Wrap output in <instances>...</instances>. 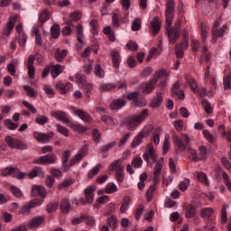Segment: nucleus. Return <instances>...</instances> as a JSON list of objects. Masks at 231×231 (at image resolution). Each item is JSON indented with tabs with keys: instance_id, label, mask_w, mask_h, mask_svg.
I'll use <instances>...</instances> for the list:
<instances>
[{
	"instance_id": "f257e3e1",
	"label": "nucleus",
	"mask_w": 231,
	"mask_h": 231,
	"mask_svg": "<svg viewBox=\"0 0 231 231\" xmlns=\"http://www.w3.org/2000/svg\"><path fill=\"white\" fill-rule=\"evenodd\" d=\"M125 167L124 166V161L122 159H117L114 161L109 166V172L115 171V176L117 183H124L125 178Z\"/></svg>"
},
{
	"instance_id": "f03ea898",
	"label": "nucleus",
	"mask_w": 231,
	"mask_h": 231,
	"mask_svg": "<svg viewBox=\"0 0 231 231\" xmlns=\"http://www.w3.org/2000/svg\"><path fill=\"white\" fill-rule=\"evenodd\" d=\"M148 116V110H143L138 116L128 117L126 121V125L128 126V129H130V131H134V129L135 127H138V125H140L143 122V120H145V118Z\"/></svg>"
},
{
	"instance_id": "7ed1b4c3",
	"label": "nucleus",
	"mask_w": 231,
	"mask_h": 231,
	"mask_svg": "<svg viewBox=\"0 0 231 231\" xmlns=\"http://www.w3.org/2000/svg\"><path fill=\"white\" fill-rule=\"evenodd\" d=\"M5 142L9 149H18L19 151H24L28 149L27 143H24V142L22 140L14 138L12 135L5 136Z\"/></svg>"
},
{
	"instance_id": "20e7f679",
	"label": "nucleus",
	"mask_w": 231,
	"mask_h": 231,
	"mask_svg": "<svg viewBox=\"0 0 231 231\" xmlns=\"http://www.w3.org/2000/svg\"><path fill=\"white\" fill-rule=\"evenodd\" d=\"M143 158L146 163H150L151 161L152 163H156V162H158V153H156V150H154V144H152V143H149L147 144L145 152L143 154Z\"/></svg>"
},
{
	"instance_id": "39448f33",
	"label": "nucleus",
	"mask_w": 231,
	"mask_h": 231,
	"mask_svg": "<svg viewBox=\"0 0 231 231\" xmlns=\"http://www.w3.org/2000/svg\"><path fill=\"white\" fill-rule=\"evenodd\" d=\"M174 8H176L174 0H166L165 22L167 26H171L172 24V21L174 19Z\"/></svg>"
},
{
	"instance_id": "423d86ee",
	"label": "nucleus",
	"mask_w": 231,
	"mask_h": 231,
	"mask_svg": "<svg viewBox=\"0 0 231 231\" xmlns=\"http://www.w3.org/2000/svg\"><path fill=\"white\" fill-rule=\"evenodd\" d=\"M173 143H175L179 150L185 151L188 147H190V137L187 134H182L181 138L180 136H173Z\"/></svg>"
},
{
	"instance_id": "0eeeda50",
	"label": "nucleus",
	"mask_w": 231,
	"mask_h": 231,
	"mask_svg": "<svg viewBox=\"0 0 231 231\" xmlns=\"http://www.w3.org/2000/svg\"><path fill=\"white\" fill-rule=\"evenodd\" d=\"M44 200L35 199L28 202L27 204L23 205L22 208L19 210L20 214H23V216H28L30 214V210L32 208H35L36 207H41L42 205Z\"/></svg>"
},
{
	"instance_id": "6e6552de",
	"label": "nucleus",
	"mask_w": 231,
	"mask_h": 231,
	"mask_svg": "<svg viewBox=\"0 0 231 231\" xmlns=\"http://www.w3.org/2000/svg\"><path fill=\"white\" fill-rule=\"evenodd\" d=\"M57 162V155L51 153L41 156L40 158L33 161V163L38 165H51Z\"/></svg>"
},
{
	"instance_id": "1a4fd4ad",
	"label": "nucleus",
	"mask_w": 231,
	"mask_h": 231,
	"mask_svg": "<svg viewBox=\"0 0 231 231\" xmlns=\"http://www.w3.org/2000/svg\"><path fill=\"white\" fill-rule=\"evenodd\" d=\"M60 95H68L69 91H73V85L69 82L62 83V81H58L54 86Z\"/></svg>"
},
{
	"instance_id": "9d476101",
	"label": "nucleus",
	"mask_w": 231,
	"mask_h": 231,
	"mask_svg": "<svg viewBox=\"0 0 231 231\" xmlns=\"http://www.w3.org/2000/svg\"><path fill=\"white\" fill-rule=\"evenodd\" d=\"M53 136H55V133L53 132H50L48 134L41 132L33 133V138H35V140L39 142V143H48V142H50L51 138H53Z\"/></svg>"
},
{
	"instance_id": "9b49d317",
	"label": "nucleus",
	"mask_w": 231,
	"mask_h": 231,
	"mask_svg": "<svg viewBox=\"0 0 231 231\" xmlns=\"http://www.w3.org/2000/svg\"><path fill=\"white\" fill-rule=\"evenodd\" d=\"M73 113L74 115H77L80 120H83L85 124H91L93 122V117L84 110L73 108Z\"/></svg>"
},
{
	"instance_id": "f8f14e48",
	"label": "nucleus",
	"mask_w": 231,
	"mask_h": 231,
	"mask_svg": "<svg viewBox=\"0 0 231 231\" xmlns=\"http://www.w3.org/2000/svg\"><path fill=\"white\" fill-rule=\"evenodd\" d=\"M53 118L59 120L60 122H63L64 124H71V120L68 117V114L62 110L52 111L51 113Z\"/></svg>"
},
{
	"instance_id": "ddd939ff",
	"label": "nucleus",
	"mask_w": 231,
	"mask_h": 231,
	"mask_svg": "<svg viewBox=\"0 0 231 231\" xmlns=\"http://www.w3.org/2000/svg\"><path fill=\"white\" fill-rule=\"evenodd\" d=\"M163 163H165V160L162 157L160 160L157 161V163L154 167L153 171V180L155 183L160 181V174H162V169H163Z\"/></svg>"
},
{
	"instance_id": "4468645a",
	"label": "nucleus",
	"mask_w": 231,
	"mask_h": 231,
	"mask_svg": "<svg viewBox=\"0 0 231 231\" xmlns=\"http://www.w3.org/2000/svg\"><path fill=\"white\" fill-rule=\"evenodd\" d=\"M150 30L152 32L153 35H158L160 30H162V21L160 17L154 16L150 22Z\"/></svg>"
},
{
	"instance_id": "2eb2a0df",
	"label": "nucleus",
	"mask_w": 231,
	"mask_h": 231,
	"mask_svg": "<svg viewBox=\"0 0 231 231\" xmlns=\"http://www.w3.org/2000/svg\"><path fill=\"white\" fill-rule=\"evenodd\" d=\"M226 30H228L227 24H223L220 28L216 29V32L212 30V39L211 42H217V37H223L226 33Z\"/></svg>"
},
{
	"instance_id": "dca6fc26",
	"label": "nucleus",
	"mask_w": 231,
	"mask_h": 231,
	"mask_svg": "<svg viewBox=\"0 0 231 231\" xmlns=\"http://www.w3.org/2000/svg\"><path fill=\"white\" fill-rule=\"evenodd\" d=\"M31 194L33 198H37V196H40V198H46V189L42 186L39 185H33L32 188Z\"/></svg>"
},
{
	"instance_id": "f3484780",
	"label": "nucleus",
	"mask_w": 231,
	"mask_h": 231,
	"mask_svg": "<svg viewBox=\"0 0 231 231\" xmlns=\"http://www.w3.org/2000/svg\"><path fill=\"white\" fill-rule=\"evenodd\" d=\"M189 48V42L187 41L181 42L180 44L175 46V55L177 59H183L184 50Z\"/></svg>"
},
{
	"instance_id": "a211bd4d",
	"label": "nucleus",
	"mask_w": 231,
	"mask_h": 231,
	"mask_svg": "<svg viewBox=\"0 0 231 231\" xmlns=\"http://www.w3.org/2000/svg\"><path fill=\"white\" fill-rule=\"evenodd\" d=\"M35 58L33 55H30L27 60V69H28V76L29 79H35V66H33V62Z\"/></svg>"
},
{
	"instance_id": "6ab92c4d",
	"label": "nucleus",
	"mask_w": 231,
	"mask_h": 231,
	"mask_svg": "<svg viewBox=\"0 0 231 231\" xmlns=\"http://www.w3.org/2000/svg\"><path fill=\"white\" fill-rule=\"evenodd\" d=\"M162 104H163V94L162 92H157L156 96L150 103V107H152V109H156V107H160Z\"/></svg>"
},
{
	"instance_id": "aec40b11",
	"label": "nucleus",
	"mask_w": 231,
	"mask_h": 231,
	"mask_svg": "<svg viewBox=\"0 0 231 231\" xmlns=\"http://www.w3.org/2000/svg\"><path fill=\"white\" fill-rule=\"evenodd\" d=\"M170 44H176V41L180 39V31L178 29L170 28L168 31Z\"/></svg>"
},
{
	"instance_id": "412c9836",
	"label": "nucleus",
	"mask_w": 231,
	"mask_h": 231,
	"mask_svg": "<svg viewBox=\"0 0 231 231\" xmlns=\"http://www.w3.org/2000/svg\"><path fill=\"white\" fill-rule=\"evenodd\" d=\"M156 84H158L157 79H152L151 80H149L147 82V84L143 88V93L144 95H149V94L152 93V91H154V89L156 88Z\"/></svg>"
},
{
	"instance_id": "4be33fe9",
	"label": "nucleus",
	"mask_w": 231,
	"mask_h": 231,
	"mask_svg": "<svg viewBox=\"0 0 231 231\" xmlns=\"http://www.w3.org/2000/svg\"><path fill=\"white\" fill-rule=\"evenodd\" d=\"M194 178H197L200 183L205 185L206 187H210V182L208 181V177L205 172H199V171H195L193 173Z\"/></svg>"
},
{
	"instance_id": "5701e85b",
	"label": "nucleus",
	"mask_w": 231,
	"mask_h": 231,
	"mask_svg": "<svg viewBox=\"0 0 231 231\" xmlns=\"http://www.w3.org/2000/svg\"><path fill=\"white\" fill-rule=\"evenodd\" d=\"M17 20V15L10 16V21L6 24V26L4 28V33L5 35L8 36L10 33H12V31L14 30L15 26V21Z\"/></svg>"
},
{
	"instance_id": "b1692460",
	"label": "nucleus",
	"mask_w": 231,
	"mask_h": 231,
	"mask_svg": "<svg viewBox=\"0 0 231 231\" xmlns=\"http://www.w3.org/2000/svg\"><path fill=\"white\" fill-rule=\"evenodd\" d=\"M204 80L207 83L210 82L214 89H216L217 83L216 82V78L210 75V66H208L204 75Z\"/></svg>"
},
{
	"instance_id": "393cba45",
	"label": "nucleus",
	"mask_w": 231,
	"mask_h": 231,
	"mask_svg": "<svg viewBox=\"0 0 231 231\" xmlns=\"http://www.w3.org/2000/svg\"><path fill=\"white\" fill-rule=\"evenodd\" d=\"M28 178L30 180H33V178H44V171H42V168L41 167H34L29 173Z\"/></svg>"
},
{
	"instance_id": "a878e982",
	"label": "nucleus",
	"mask_w": 231,
	"mask_h": 231,
	"mask_svg": "<svg viewBox=\"0 0 231 231\" xmlns=\"http://www.w3.org/2000/svg\"><path fill=\"white\" fill-rule=\"evenodd\" d=\"M60 208L61 214H69V210H71V202H69V199H61L60 203Z\"/></svg>"
},
{
	"instance_id": "bb28decb",
	"label": "nucleus",
	"mask_w": 231,
	"mask_h": 231,
	"mask_svg": "<svg viewBox=\"0 0 231 231\" xmlns=\"http://www.w3.org/2000/svg\"><path fill=\"white\" fill-rule=\"evenodd\" d=\"M185 82L189 87L190 90L193 93H196V89L198 88V83L196 82V79L192 78L190 75L185 76Z\"/></svg>"
},
{
	"instance_id": "cd10ccee",
	"label": "nucleus",
	"mask_w": 231,
	"mask_h": 231,
	"mask_svg": "<svg viewBox=\"0 0 231 231\" xmlns=\"http://www.w3.org/2000/svg\"><path fill=\"white\" fill-rule=\"evenodd\" d=\"M62 71H64V67H62L60 64L51 66V75L53 79H57V77H59Z\"/></svg>"
},
{
	"instance_id": "c85d7f7f",
	"label": "nucleus",
	"mask_w": 231,
	"mask_h": 231,
	"mask_svg": "<svg viewBox=\"0 0 231 231\" xmlns=\"http://www.w3.org/2000/svg\"><path fill=\"white\" fill-rule=\"evenodd\" d=\"M66 57H68L67 50L57 49L54 51V58L57 60V62H62V60H64V59H66Z\"/></svg>"
},
{
	"instance_id": "c756f323",
	"label": "nucleus",
	"mask_w": 231,
	"mask_h": 231,
	"mask_svg": "<svg viewBox=\"0 0 231 231\" xmlns=\"http://www.w3.org/2000/svg\"><path fill=\"white\" fill-rule=\"evenodd\" d=\"M125 106V101L124 99H115L110 104V109L113 111H118Z\"/></svg>"
},
{
	"instance_id": "7c9ffc66",
	"label": "nucleus",
	"mask_w": 231,
	"mask_h": 231,
	"mask_svg": "<svg viewBox=\"0 0 231 231\" xmlns=\"http://www.w3.org/2000/svg\"><path fill=\"white\" fill-rule=\"evenodd\" d=\"M200 34L202 42H207V39L208 37V24H207V23L205 22H202L200 23Z\"/></svg>"
},
{
	"instance_id": "2f4dec72",
	"label": "nucleus",
	"mask_w": 231,
	"mask_h": 231,
	"mask_svg": "<svg viewBox=\"0 0 231 231\" xmlns=\"http://www.w3.org/2000/svg\"><path fill=\"white\" fill-rule=\"evenodd\" d=\"M101 93H106L107 91H113V89H116V84L115 83H101L98 88Z\"/></svg>"
},
{
	"instance_id": "473e14b6",
	"label": "nucleus",
	"mask_w": 231,
	"mask_h": 231,
	"mask_svg": "<svg viewBox=\"0 0 231 231\" xmlns=\"http://www.w3.org/2000/svg\"><path fill=\"white\" fill-rule=\"evenodd\" d=\"M84 156H86V152H84V150H81L79 153L74 155L69 162L70 167H73V165H77V163H79Z\"/></svg>"
},
{
	"instance_id": "72a5a7b5",
	"label": "nucleus",
	"mask_w": 231,
	"mask_h": 231,
	"mask_svg": "<svg viewBox=\"0 0 231 231\" xmlns=\"http://www.w3.org/2000/svg\"><path fill=\"white\" fill-rule=\"evenodd\" d=\"M44 219L42 216L35 217L29 222V226L31 228H37V226H41V225L44 223Z\"/></svg>"
},
{
	"instance_id": "f704fd0d",
	"label": "nucleus",
	"mask_w": 231,
	"mask_h": 231,
	"mask_svg": "<svg viewBox=\"0 0 231 231\" xmlns=\"http://www.w3.org/2000/svg\"><path fill=\"white\" fill-rule=\"evenodd\" d=\"M214 212V208H203L200 210V217H202V219H210Z\"/></svg>"
},
{
	"instance_id": "c9c22d12",
	"label": "nucleus",
	"mask_w": 231,
	"mask_h": 231,
	"mask_svg": "<svg viewBox=\"0 0 231 231\" xmlns=\"http://www.w3.org/2000/svg\"><path fill=\"white\" fill-rule=\"evenodd\" d=\"M76 37L80 44L84 43V41L82 40L84 39V26L82 23H79L76 26Z\"/></svg>"
},
{
	"instance_id": "e433bc0d",
	"label": "nucleus",
	"mask_w": 231,
	"mask_h": 231,
	"mask_svg": "<svg viewBox=\"0 0 231 231\" xmlns=\"http://www.w3.org/2000/svg\"><path fill=\"white\" fill-rule=\"evenodd\" d=\"M110 55L112 57V62H113L114 68L118 69V68H120V52H118L116 51H113L110 53Z\"/></svg>"
},
{
	"instance_id": "4c0bfd02",
	"label": "nucleus",
	"mask_w": 231,
	"mask_h": 231,
	"mask_svg": "<svg viewBox=\"0 0 231 231\" xmlns=\"http://www.w3.org/2000/svg\"><path fill=\"white\" fill-rule=\"evenodd\" d=\"M75 183V180L73 179H67L64 180L58 187L59 190H68L71 185Z\"/></svg>"
},
{
	"instance_id": "58836bf2",
	"label": "nucleus",
	"mask_w": 231,
	"mask_h": 231,
	"mask_svg": "<svg viewBox=\"0 0 231 231\" xmlns=\"http://www.w3.org/2000/svg\"><path fill=\"white\" fill-rule=\"evenodd\" d=\"M101 121L103 124H106L107 127H110V129H113L115 127V119L113 117L104 115L101 116Z\"/></svg>"
},
{
	"instance_id": "ea45409f",
	"label": "nucleus",
	"mask_w": 231,
	"mask_h": 231,
	"mask_svg": "<svg viewBox=\"0 0 231 231\" xmlns=\"http://www.w3.org/2000/svg\"><path fill=\"white\" fill-rule=\"evenodd\" d=\"M94 75H97L98 79H104L106 77V71L102 68L101 64H96L94 67Z\"/></svg>"
},
{
	"instance_id": "a19ab883",
	"label": "nucleus",
	"mask_w": 231,
	"mask_h": 231,
	"mask_svg": "<svg viewBox=\"0 0 231 231\" xmlns=\"http://www.w3.org/2000/svg\"><path fill=\"white\" fill-rule=\"evenodd\" d=\"M51 35L52 39H59L60 35V25L54 23L51 28Z\"/></svg>"
},
{
	"instance_id": "79ce46f5",
	"label": "nucleus",
	"mask_w": 231,
	"mask_h": 231,
	"mask_svg": "<svg viewBox=\"0 0 231 231\" xmlns=\"http://www.w3.org/2000/svg\"><path fill=\"white\" fill-rule=\"evenodd\" d=\"M186 151H188L189 154V158L190 160H192V162H199V153L196 151V149L189 146Z\"/></svg>"
},
{
	"instance_id": "37998d69",
	"label": "nucleus",
	"mask_w": 231,
	"mask_h": 231,
	"mask_svg": "<svg viewBox=\"0 0 231 231\" xmlns=\"http://www.w3.org/2000/svg\"><path fill=\"white\" fill-rule=\"evenodd\" d=\"M196 216V208L192 204L186 206V217L190 219Z\"/></svg>"
},
{
	"instance_id": "c03bdc74",
	"label": "nucleus",
	"mask_w": 231,
	"mask_h": 231,
	"mask_svg": "<svg viewBox=\"0 0 231 231\" xmlns=\"http://www.w3.org/2000/svg\"><path fill=\"white\" fill-rule=\"evenodd\" d=\"M228 208V205L224 204L221 208V216H220V221L222 225H226V221H228V217L226 216V209Z\"/></svg>"
},
{
	"instance_id": "a18cd8bd",
	"label": "nucleus",
	"mask_w": 231,
	"mask_h": 231,
	"mask_svg": "<svg viewBox=\"0 0 231 231\" xmlns=\"http://www.w3.org/2000/svg\"><path fill=\"white\" fill-rule=\"evenodd\" d=\"M69 125L70 127L74 129V131H78V133H86V131H88V128L80 124L73 123L70 121Z\"/></svg>"
},
{
	"instance_id": "49530a36",
	"label": "nucleus",
	"mask_w": 231,
	"mask_h": 231,
	"mask_svg": "<svg viewBox=\"0 0 231 231\" xmlns=\"http://www.w3.org/2000/svg\"><path fill=\"white\" fill-rule=\"evenodd\" d=\"M56 131L60 133V134L65 136L66 138L69 136V130L66 126H63L62 125H56Z\"/></svg>"
},
{
	"instance_id": "de8ad7c7",
	"label": "nucleus",
	"mask_w": 231,
	"mask_h": 231,
	"mask_svg": "<svg viewBox=\"0 0 231 231\" xmlns=\"http://www.w3.org/2000/svg\"><path fill=\"white\" fill-rule=\"evenodd\" d=\"M103 33H105V35H108V39L111 42H115L116 37L115 36V32H113V29H111V27H105Z\"/></svg>"
},
{
	"instance_id": "09e8293b",
	"label": "nucleus",
	"mask_w": 231,
	"mask_h": 231,
	"mask_svg": "<svg viewBox=\"0 0 231 231\" xmlns=\"http://www.w3.org/2000/svg\"><path fill=\"white\" fill-rule=\"evenodd\" d=\"M131 201V199L129 197H125L122 200V205L120 208V212L122 214H125V212H127V208H129V203Z\"/></svg>"
},
{
	"instance_id": "8fccbe9b",
	"label": "nucleus",
	"mask_w": 231,
	"mask_h": 231,
	"mask_svg": "<svg viewBox=\"0 0 231 231\" xmlns=\"http://www.w3.org/2000/svg\"><path fill=\"white\" fill-rule=\"evenodd\" d=\"M51 17V14H50V11H48L47 9H44L41 14H40V16H39V21L42 24H44V23L46 21H48Z\"/></svg>"
},
{
	"instance_id": "3c124183",
	"label": "nucleus",
	"mask_w": 231,
	"mask_h": 231,
	"mask_svg": "<svg viewBox=\"0 0 231 231\" xmlns=\"http://www.w3.org/2000/svg\"><path fill=\"white\" fill-rule=\"evenodd\" d=\"M131 164L134 167V169H140V167L143 165V160H142V157L137 155L132 160Z\"/></svg>"
},
{
	"instance_id": "603ef678",
	"label": "nucleus",
	"mask_w": 231,
	"mask_h": 231,
	"mask_svg": "<svg viewBox=\"0 0 231 231\" xmlns=\"http://www.w3.org/2000/svg\"><path fill=\"white\" fill-rule=\"evenodd\" d=\"M101 167L102 164H97V166H95L92 170L88 171V178H89V180L95 178V176H97L100 172Z\"/></svg>"
},
{
	"instance_id": "864d4df0",
	"label": "nucleus",
	"mask_w": 231,
	"mask_h": 231,
	"mask_svg": "<svg viewBox=\"0 0 231 231\" xmlns=\"http://www.w3.org/2000/svg\"><path fill=\"white\" fill-rule=\"evenodd\" d=\"M35 124H38V125H45V124L50 123V118L46 117L45 116H38L34 119Z\"/></svg>"
},
{
	"instance_id": "5fc2aeb1",
	"label": "nucleus",
	"mask_w": 231,
	"mask_h": 231,
	"mask_svg": "<svg viewBox=\"0 0 231 231\" xmlns=\"http://www.w3.org/2000/svg\"><path fill=\"white\" fill-rule=\"evenodd\" d=\"M154 192H156V186L152 185L146 191V199L147 201H152V198L154 197Z\"/></svg>"
},
{
	"instance_id": "6e6d98bb",
	"label": "nucleus",
	"mask_w": 231,
	"mask_h": 231,
	"mask_svg": "<svg viewBox=\"0 0 231 231\" xmlns=\"http://www.w3.org/2000/svg\"><path fill=\"white\" fill-rule=\"evenodd\" d=\"M105 192L106 194H114V192H118V188L116 187V184L109 182L106 185Z\"/></svg>"
},
{
	"instance_id": "4d7b16f0",
	"label": "nucleus",
	"mask_w": 231,
	"mask_h": 231,
	"mask_svg": "<svg viewBox=\"0 0 231 231\" xmlns=\"http://www.w3.org/2000/svg\"><path fill=\"white\" fill-rule=\"evenodd\" d=\"M200 52L206 62H208L212 57V54H210V51H208V48L207 46H203Z\"/></svg>"
},
{
	"instance_id": "13d9d810",
	"label": "nucleus",
	"mask_w": 231,
	"mask_h": 231,
	"mask_svg": "<svg viewBox=\"0 0 231 231\" xmlns=\"http://www.w3.org/2000/svg\"><path fill=\"white\" fill-rule=\"evenodd\" d=\"M199 162H201V160H207V155L208 154V152L207 151L206 146H199Z\"/></svg>"
},
{
	"instance_id": "bf43d9fd",
	"label": "nucleus",
	"mask_w": 231,
	"mask_h": 231,
	"mask_svg": "<svg viewBox=\"0 0 231 231\" xmlns=\"http://www.w3.org/2000/svg\"><path fill=\"white\" fill-rule=\"evenodd\" d=\"M142 28V20L140 18H135L132 22V31L138 32Z\"/></svg>"
},
{
	"instance_id": "052dcab7",
	"label": "nucleus",
	"mask_w": 231,
	"mask_h": 231,
	"mask_svg": "<svg viewBox=\"0 0 231 231\" xmlns=\"http://www.w3.org/2000/svg\"><path fill=\"white\" fill-rule=\"evenodd\" d=\"M152 125H146L143 127V129L139 133V134H141V136H143V138H147V136H149L151 134V133H152Z\"/></svg>"
},
{
	"instance_id": "680f3d73",
	"label": "nucleus",
	"mask_w": 231,
	"mask_h": 231,
	"mask_svg": "<svg viewBox=\"0 0 231 231\" xmlns=\"http://www.w3.org/2000/svg\"><path fill=\"white\" fill-rule=\"evenodd\" d=\"M202 134H203L204 138L208 142H209V143H214L216 142V137H214V135L210 134V131L203 130Z\"/></svg>"
},
{
	"instance_id": "e2e57ef3",
	"label": "nucleus",
	"mask_w": 231,
	"mask_h": 231,
	"mask_svg": "<svg viewBox=\"0 0 231 231\" xmlns=\"http://www.w3.org/2000/svg\"><path fill=\"white\" fill-rule=\"evenodd\" d=\"M67 26H65V27H63L62 28V31H61V33H62V35H64V36H66V35H71V33H73V27H71V26H73L72 24H71V22L70 21H69L68 23H67Z\"/></svg>"
},
{
	"instance_id": "0e129e2a",
	"label": "nucleus",
	"mask_w": 231,
	"mask_h": 231,
	"mask_svg": "<svg viewBox=\"0 0 231 231\" xmlns=\"http://www.w3.org/2000/svg\"><path fill=\"white\" fill-rule=\"evenodd\" d=\"M32 33L35 35V43L37 46H42V35L41 34V31L34 29Z\"/></svg>"
},
{
	"instance_id": "69168bd1",
	"label": "nucleus",
	"mask_w": 231,
	"mask_h": 231,
	"mask_svg": "<svg viewBox=\"0 0 231 231\" xmlns=\"http://www.w3.org/2000/svg\"><path fill=\"white\" fill-rule=\"evenodd\" d=\"M190 187V180L185 179L183 181H180L179 183V189L181 190V192H185Z\"/></svg>"
},
{
	"instance_id": "338daca9",
	"label": "nucleus",
	"mask_w": 231,
	"mask_h": 231,
	"mask_svg": "<svg viewBox=\"0 0 231 231\" xmlns=\"http://www.w3.org/2000/svg\"><path fill=\"white\" fill-rule=\"evenodd\" d=\"M222 179L224 180V183L226 187V189L230 191L231 190V181H230V177L228 176V173L226 172H222Z\"/></svg>"
},
{
	"instance_id": "774afa93",
	"label": "nucleus",
	"mask_w": 231,
	"mask_h": 231,
	"mask_svg": "<svg viewBox=\"0 0 231 231\" xmlns=\"http://www.w3.org/2000/svg\"><path fill=\"white\" fill-rule=\"evenodd\" d=\"M10 191L15 198H23V191L21 190V189L15 186H11Z\"/></svg>"
}]
</instances>
